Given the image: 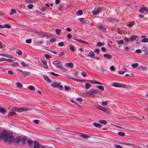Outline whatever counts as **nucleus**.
Here are the masks:
<instances>
[{"label": "nucleus", "instance_id": "nucleus-49", "mask_svg": "<svg viewBox=\"0 0 148 148\" xmlns=\"http://www.w3.org/2000/svg\"><path fill=\"white\" fill-rule=\"evenodd\" d=\"M27 141L28 144L29 145H31L32 144L33 141L32 140H30L29 139H28L27 140Z\"/></svg>", "mask_w": 148, "mask_h": 148}, {"label": "nucleus", "instance_id": "nucleus-20", "mask_svg": "<svg viewBox=\"0 0 148 148\" xmlns=\"http://www.w3.org/2000/svg\"><path fill=\"white\" fill-rule=\"evenodd\" d=\"M30 73L24 71L22 73V75L24 77H26L29 75Z\"/></svg>", "mask_w": 148, "mask_h": 148}, {"label": "nucleus", "instance_id": "nucleus-24", "mask_svg": "<svg viewBox=\"0 0 148 148\" xmlns=\"http://www.w3.org/2000/svg\"><path fill=\"white\" fill-rule=\"evenodd\" d=\"M12 110L13 112H15L16 111L18 112H19V108H12Z\"/></svg>", "mask_w": 148, "mask_h": 148}, {"label": "nucleus", "instance_id": "nucleus-32", "mask_svg": "<svg viewBox=\"0 0 148 148\" xmlns=\"http://www.w3.org/2000/svg\"><path fill=\"white\" fill-rule=\"evenodd\" d=\"M59 68L61 69V70L63 71H66L67 69L64 68L62 65H60L59 66Z\"/></svg>", "mask_w": 148, "mask_h": 148}, {"label": "nucleus", "instance_id": "nucleus-61", "mask_svg": "<svg viewBox=\"0 0 148 148\" xmlns=\"http://www.w3.org/2000/svg\"><path fill=\"white\" fill-rule=\"evenodd\" d=\"M64 89L66 90H68L71 89V88L66 86H64Z\"/></svg>", "mask_w": 148, "mask_h": 148}, {"label": "nucleus", "instance_id": "nucleus-41", "mask_svg": "<svg viewBox=\"0 0 148 148\" xmlns=\"http://www.w3.org/2000/svg\"><path fill=\"white\" fill-rule=\"evenodd\" d=\"M97 88H98L99 89L103 91L104 90V88L102 86H97Z\"/></svg>", "mask_w": 148, "mask_h": 148}, {"label": "nucleus", "instance_id": "nucleus-40", "mask_svg": "<svg viewBox=\"0 0 148 148\" xmlns=\"http://www.w3.org/2000/svg\"><path fill=\"white\" fill-rule=\"evenodd\" d=\"M26 140V139L24 137H23L22 138H21V140L23 144L25 143Z\"/></svg>", "mask_w": 148, "mask_h": 148}, {"label": "nucleus", "instance_id": "nucleus-5", "mask_svg": "<svg viewBox=\"0 0 148 148\" xmlns=\"http://www.w3.org/2000/svg\"><path fill=\"white\" fill-rule=\"evenodd\" d=\"M41 145L37 141H35L34 143V145L32 148H40Z\"/></svg>", "mask_w": 148, "mask_h": 148}, {"label": "nucleus", "instance_id": "nucleus-27", "mask_svg": "<svg viewBox=\"0 0 148 148\" xmlns=\"http://www.w3.org/2000/svg\"><path fill=\"white\" fill-rule=\"evenodd\" d=\"M60 63V61H55L53 62V64L54 65H55L56 66V65H58V64H59Z\"/></svg>", "mask_w": 148, "mask_h": 148}, {"label": "nucleus", "instance_id": "nucleus-60", "mask_svg": "<svg viewBox=\"0 0 148 148\" xmlns=\"http://www.w3.org/2000/svg\"><path fill=\"white\" fill-rule=\"evenodd\" d=\"M50 74L56 76H58L59 75V74L55 73L53 72H51Z\"/></svg>", "mask_w": 148, "mask_h": 148}, {"label": "nucleus", "instance_id": "nucleus-10", "mask_svg": "<svg viewBox=\"0 0 148 148\" xmlns=\"http://www.w3.org/2000/svg\"><path fill=\"white\" fill-rule=\"evenodd\" d=\"M80 134V136L85 139H87L89 137V136L85 134L84 133H78Z\"/></svg>", "mask_w": 148, "mask_h": 148}, {"label": "nucleus", "instance_id": "nucleus-22", "mask_svg": "<svg viewBox=\"0 0 148 148\" xmlns=\"http://www.w3.org/2000/svg\"><path fill=\"white\" fill-rule=\"evenodd\" d=\"M69 78H71V79H73V80H75V81H82V82H83V81H84V82H85V80H80V79H77L76 78H74L72 77H69Z\"/></svg>", "mask_w": 148, "mask_h": 148}, {"label": "nucleus", "instance_id": "nucleus-55", "mask_svg": "<svg viewBox=\"0 0 148 148\" xmlns=\"http://www.w3.org/2000/svg\"><path fill=\"white\" fill-rule=\"evenodd\" d=\"M40 60L41 61L42 63L45 65H46L47 64V63L46 62V61L43 60H42L41 59H40Z\"/></svg>", "mask_w": 148, "mask_h": 148}, {"label": "nucleus", "instance_id": "nucleus-56", "mask_svg": "<svg viewBox=\"0 0 148 148\" xmlns=\"http://www.w3.org/2000/svg\"><path fill=\"white\" fill-rule=\"evenodd\" d=\"M56 41V39L55 38H53L51 39L50 40V41L52 42L53 43L55 42Z\"/></svg>", "mask_w": 148, "mask_h": 148}, {"label": "nucleus", "instance_id": "nucleus-11", "mask_svg": "<svg viewBox=\"0 0 148 148\" xmlns=\"http://www.w3.org/2000/svg\"><path fill=\"white\" fill-rule=\"evenodd\" d=\"M29 110V108H24L22 107L19 108V112H25Z\"/></svg>", "mask_w": 148, "mask_h": 148}, {"label": "nucleus", "instance_id": "nucleus-44", "mask_svg": "<svg viewBox=\"0 0 148 148\" xmlns=\"http://www.w3.org/2000/svg\"><path fill=\"white\" fill-rule=\"evenodd\" d=\"M18 62H15L12 63V66H18Z\"/></svg>", "mask_w": 148, "mask_h": 148}, {"label": "nucleus", "instance_id": "nucleus-25", "mask_svg": "<svg viewBox=\"0 0 148 148\" xmlns=\"http://www.w3.org/2000/svg\"><path fill=\"white\" fill-rule=\"evenodd\" d=\"M91 86V85L88 83H86L85 84V88L86 90L88 89Z\"/></svg>", "mask_w": 148, "mask_h": 148}, {"label": "nucleus", "instance_id": "nucleus-52", "mask_svg": "<svg viewBox=\"0 0 148 148\" xmlns=\"http://www.w3.org/2000/svg\"><path fill=\"white\" fill-rule=\"evenodd\" d=\"M34 6V5L33 4H30L29 5L27 6L28 8L29 9H31Z\"/></svg>", "mask_w": 148, "mask_h": 148}, {"label": "nucleus", "instance_id": "nucleus-7", "mask_svg": "<svg viewBox=\"0 0 148 148\" xmlns=\"http://www.w3.org/2000/svg\"><path fill=\"white\" fill-rule=\"evenodd\" d=\"M87 56L88 57H92L93 58H95V54L93 52L91 51V52H89L88 54L87 55Z\"/></svg>", "mask_w": 148, "mask_h": 148}, {"label": "nucleus", "instance_id": "nucleus-46", "mask_svg": "<svg viewBox=\"0 0 148 148\" xmlns=\"http://www.w3.org/2000/svg\"><path fill=\"white\" fill-rule=\"evenodd\" d=\"M138 65V64L137 63H136L134 64H133L132 65V67L133 68H135L137 67Z\"/></svg>", "mask_w": 148, "mask_h": 148}, {"label": "nucleus", "instance_id": "nucleus-34", "mask_svg": "<svg viewBox=\"0 0 148 148\" xmlns=\"http://www.w3.org/2000/svg\"><path fill=\"white\" fill-rule=\"evenodd\" d=\"M56 33V34L59 35H60V32L61 31V30L60 29H56L55 30Z\"/></svg>", "mask_w": 148, "mask_h": 148}, {"label": "nucleus", "instance_id": "nucleus-18", "mask_svg": "<svg viewBox=\"0 0 148 148\" xmlns=\"http://www.w3.org/2000/svg\"><path fill=\"white\" fill-rule=\"evenodd\" d=\"M79 21L80 22H81L82 23L85 24V23H87L86 22L87 21L84 20V18H79Z\"/></svg>", "mask_w": 148, "mask_h": 148}, {"label": "nucleus", "instance_id": "nucleus-37", "mask_svg": "<svg viewBox=\"0 0 148 148\" xmlns=\"http://www.w3.org/2000/svg\"><path fill=\"white\" fill-rule=\"evenodd\" d=\"M4 28H11V26L9 24H5L4 25Z\"/></svg>", "mask_w": 148, "mask_h": 148}, {"label": "nucleus", "instance_id": "nucleus-54", "mask_svg": "<svg viewBox=\"0 0 148 148\" xmlns=\"http://www.w3.org/2000/svg\"><path fill=\"white\" fill-rule=\"evenodd\" d=\"M65 55V53L64 52H61L60 53L58 54L59 56L58 57H60L62 56H64Z\"/></svg>", "mask_w": 148, "mask_h": 148}, {"label": "nucleus", "instance_id": "nucleus-33", "mask_svg": "<svg viewBox=\"0 0 148 148\" xmlns=\"http://www.w3.org/2000/svg\"><path fill=\"white\" fill-rule=\"evenodd\" d=\"M16 13V11L15 10L13 9H12L11 10V12L10 14V15H12L13 13Z\"/></svg>", "mask_w": 148, "mask_h": 148}, {"label": "nucleus", "instance_id": "nucleus-58", "mask_svg": "<svg viewBox=\"0 0 148 148\" xmlns=\"http://www.w3.org/2000/svg\"><path fill=\"white\" fill-rule=\"evenodd\" d=\"M64 45V42H61L58 43V45L60 46H62Z\"/></svg>", "mask_w": 148, "mask_h": 148}, {"label": "nucleus", "instance_id": "nucleus-26", "mask_svg": "<svg viewBox=\"0 0 148 148\" xmlns=\"http://www.w3.org/2000/svg\"><path fill=\"white\" fill-rule=\"evenodd\" d=\"M16 86L18 88H21L23 87V85L19 82H17L16 83Z\"/></svg>", "mask_w": 148, "mask_h": 148}, {"label": "nucleus", "instance_id": "nucleus-14", "mask_svg": "<svg viewBox=\"0 0 148 148\" xmlns=\"http://www.w3.org/2000/svg\"><path fill=\"white\" fill-rule=\"evenodd\" d=\"M7 111V110L4 108L0 107V112L3 114H4Z\"/></svg>", "mask_w": 148, "mask_h": 148}, {"label": "nucleus", "instance_id": "nucleus-42", "mask_svg": "<svg viewBox=\"0 0 148 148\" xmlns=\"http://www.w3.org/2000/svg\"><path fill=\"white\" fill-rule=\"evenodd\" d=\"M16 114V112H10V113L8 114V116H12L14 115H15Z\"/></svg>", "mask_w": 148, "mask_h": 148}, {"label": "nucleus", "instance_id": "nucleus-12", "mask_svg": "<svg viewBox=\"0 0 148 148\" xmlns=\"http://www.w3.org/2000/svg\"><path fill=\"white\" fill-rule=\"evenodd\" d=\"M63 5L62 4H59L58 7L57 8V10L60 11H62L63 9Z\"/></svg>", "mask_w": 148, "mask_h": 148}, {"label": "nucleus", "instance_id": "nucleus-29", "mask_svg": "<svg viewBox=\"0 0 148 148\" xmlns=\"http://www.w3.org/2000/svg\"><path fill=\"white\" fill-rule=\"evenodd\" d=\"M107 20L110 21L115 22L116 21L114 18L111 17H108L107 18Z\"/></svg>", "mask_w": 148, "mask_h": 148}, {"label": "nucleus", "instance_id": "nucleus-39", "mask_svg": "<svg viewBox=\"0 0 148 148\" xmlns=\"http://www.w3.org/2000/svg\"><path fill=\"white\" fill-rule=\"evenodd\" d=\"M141 42H148V38H144L141 40Z\"/></svg>", "mask_w": 148, "mask_h": 148}, {"label": "nucleus", "instance_id": "nucleus-36", "mask_svg": "<svg viewBox=\"0 0 148 148\" xmlns=\"http://www.w3.org/2000/svg\"><path fill=\"white\" fill-rule=\"evenodd\" d=\"M105 44V43L103 42H98L97 43V46H103Z\"/></svg>", "mask_w": 148, "mask_h": 148}, {"label": "nucleus", "instance_id": "nucleus-50", "mask_svg": "<svg viewBox=\"0 0 148 148\" xmlns=\"http://www.w3.org/2000/svg\"><path fill=\"white\" fill-rule=\"evenodd\" d=\"M16 53L20 56H21L22 55V52L21 50H19L16 52Z\"/></svg>", "mask_w": 148, "mask_h": 148}, {"label": "nucleus", "instance_id": "nucleus-16", "mask_svg": "<svg viewBox=\"0 0 148 148\" xmlns=\"http://www.w3.org/2000/svg\"><path fill=\"white\" fill-rule=\"evenodd\" d=\"M138 37L137 36L135 35H133L130 38V41H133L134 40H136V38H137Z\"/></svg>", "mask_w": 148, "mask_h": 148}, {"label": "nucleus", "instance_id": "nucleus-21", "mask_svg": "<svg viewBox=\"0 0 148 148\" xmlns=\"http://www.w3.org/2000/svg\"><path fill=\"white\" fill-rule=\"evenodd\" d=\"M99 123L104 125H106L107 124V121L105 120H100L99 121Z\"/></svg>", "mask_w": 148, "mask_h": 148}, {"label": "nucleus", "instance_id": "nucleus-43", "mask_svg": "<svg viewBox=\"0 0 148 148\" xmlns=\"http://www.w3.org/2000/svg\"><path fill=\"white\" fill-rule=\"evenodd\" d=\"M118 134L119 135L122 136H125V134L124 133L122 132H118Z\"/></svg>", "mask_w": 148, "mask_h": 148}, {"label": "nucleus", "instance_id": "nucleus-31", "mask_svg": "<svg viewBox=\"0 0 148 148\" xmlns=\"http://www.w3.org/2000/svg\"><path fill=\"white\" fill-rule=\"evenodd\" d=\"M28 88L29 90L32 91H34L35 90V88L33 86L31 85L28 86Z\"/></svg>", "mask_w": 148, "mask_h": 148}, {"label": "nucleus", "instance_id": "nucleus-47", "mask_svg": "<svg viewBox=\"0 0 148 148\" xmlns=\"http://www.w3.org/2000/svg\"><path fill=\"white\" fill-rule=\"evenodd\" d=\"M135 23L134 22H132V23L130 22L129 23V24H127V25L130 27H131Z\"/></svg>", "mask_w": 148, "mask_h": 148}, {"label": "nucleus", "instance_id": "nucleus-17", "mask_svg": "<svg viewBox=\"0 0 148 148\" xmlns=\"http://www.w3.org/2000/svg\"><path fill=\"white\" fill-rule=\"evenodd\" d=\"M93 125L94 126L100 128L101 127V124L95 122L93 123Z\"/></svg>", "mask_w": 148, "mask_h": 148}, {"label": "nucleus", "instance_id": "nucleus-48", "mask_svg": "<svg viewBox=\"0 0 148 148\" xmlns=\"http://www.w3.org/2000/svg\"><path fill=\"white\" fill-rule=\"evenodd\" d=\"M71 46H70V49L73 51H75V49L74 47L72 45L70 44Z\"/></svg>", "mask_w": 148, "mask_h": 148}, {"label": "nucleus", "instance_id": "nucleus-57", "mask_svg": "<svg viewBox=\"0 0 148 148\" xmlns=\"http://www.w3.org/2000/svg\"><path fill=\"white\" fill-rule=\"evenodd\" d=\"M5 61H6L8 62H13V60H12L11 59H5Z\"/></svg>", "mask_w": 148, "mask_h": 148}, {"label": "nucleus", "instance_id": "nucleus-23", "mask_svg": "<svg viewBox=\"0 0 148 148\" xmlns=\"http://www.w3.org/2000/svg\"><path fill=\"white\" fill-rule=\"evenodd\" d=\"M83 14V11L81 10H78L76 12V14L79 16L82 15Z\"/></svg>", "mask_w": 148, "mask_h": 148}, {"label": "nucleus", "instance_id": "nucleus-15", "mask_svg": "<svg viewBox=\"0 0 148 148\" xmlns=\"http://www.w3.org/2000/svg\"><path fill=\"white\" fill-rule=\"evenodd\" d=\"M98 28L103 32H106V29L103 25H100L98 27Z\"/></svg>", "mask_w": 148, "mask_h": 148}, {"label": "nucleus", "instance_id": "nucleus-13", "mask_svg": "<svg viewBox=\"0 0 148 148\" xmlns=\"http://www.w3.org/2000/svg\"><path fill=\"white\" fill-rule=\"evenodd\" d=\"M43 78L44 79L48 82L50 83L51 82V80L49 78V77H48L47 76H44Z\"/></svg>", "mask_w": 148, "mask_h": 148}, {"label": "nucleus", "instance_id": "nucleus-38", "mask_svg": "<svg viewBox=\"0 0 148 148\" xmlns=\"http://www.w3.org/2000/svg\"><path fill=\"white\" fill-rule=\"evenodd\" d=\"M108 103V102L107 101H102L101 104L102 106H104L107 105Z\"/></svg>", "mask_w": 148, "mask_h": 148}, {"label": "nucleus", "instance_id": "nucleus-63", "mask_svg": "<svg viewBox=\"0 0 148 148\" xmlns=\"http://www.w3.org/2000/svg\"><path fill=\"white\" fill-rule=\"evenodd\" d=\"M110 69L112 71H114L115 70L114 67L113 66H112L110 67Z\"/></svg>", "mask_w": 148, "mask_h": 148}, {"label": "nucleus", "instance_id": "nucleus-64", "mask_svg": "<svg viewBox=\"0 0 148 148\" xmlns=\"http://www.w3.org/2000/svg\"><path fill=\"white\" fill-rule=\"evenodd\" d=\"M124 50L125 51H128L130 50V48L129 47L127 46H126L124 48Z\"/></svg>", "mask_w": 148, "mask_h": 148}, {"label": "nucleus", "instance_id": "nucleus-1", "mask_svg": "<svg viewBox=\"0 0 148 148\" xmlns=\"http://www.w3.org/2000/svg\"><path fill=\"white\" fill-rule=\"evenodd\" d=\"M2 138L4 142H8L9 145L11 144L13 141L15 143H18L21 140V136L16 137L12 135L11 133H8L5 131L1 133Z\"/></svg>", "mask_w": 148, "mask_h": 148}, {"label": "nucleus", "instance_id": "nucleus-30", "mask_svg": "<svg viewBox=\"0 0 148 148\" xmlns=\"http://www.w3.org/2000/svg\"><path fill=\"white\" fill-rule=\"evenodd\" d=\"M113 86L115 87H120V84L115 83L113 84Z\"/></svg>", "mask_w": 148, "mask_h": 148}, {"label": "nucleus", "instance_id": "nucleus-35", "mask_svg": "<svg viewBox=\"0 0 148 148\" xmlns=\"http://www.w3.org/2000/svg\"><path fill=\"white\" fill-rule=\"evenodd\" d=\"M123 143V144H124V145H130V146H133V147H134L135 145L134 144H132V143H126V142Z\"/></svg>", "mask_w": 148, "mask_h": 148}, {"label": "nucleus", "instance_id": "nucleus-2", "mask_svg": "<svg viewBox=\"0 0 148 148\" xmlns=\"http://www.w3.org/2000/svg\"><path fill=\"white\" fill-rule=\"evenodd\" d=\"M98 108L99 109L101 110L104 112L109 113V109L108 108H105L101 106H98Z\"/></svg>", "mask_w": 148, "mask_h": 148}, {"label": "nucleus", "instance_id": "nucleus-62", "mask_svg": "<svg viewBox=\"0 0 148 148\" xmlns=\"http://www.w3.org/2000/svg\"><path fill=\"white\" fill-rule=\"evenodd\" d=\"M145 11L144 8H141L139 10V11L141 13Z\"/></svg>", "mask_w": 148, "mask_h": 148}, {"label": "nucleus", "instance_id": "nucleus-45", "mask_svg": "<svg viewBox=\"0 0 148 148\" xmlns=\"http://www.w3.org/2000/svg\"><path fill=\"white\" fill-rule=\"evenodd\" d=\"M21 65L24 66L25 67L26 66H28L29 65L28 64H26L25 63L23 62L22 61L21 63Z\"/></svg>", "mask_w": 148, "mask_h": 148}, {"label": "nucleus", "instance_id": "nucleus-4", "mask_svg": "<svg viewBox=\"0 0 148 148\" xmlns=\"http://www.w3.org/2000/svg\"><path fill=\"white\" fill-rule=\"evenodd\" d=\"M98 90H90L88 91L86 93V95L88 96V94H96L98 93Z\"/></svg>", "mask_w": 148, "mask_h": 148}, {"label": "nucleus", "instance_id": "nucleus-53", "mask_svg": "<svg viewBox=\"0 0 148 148\" xmlns=\"http://www.w3.org/2000/svg\"><path fill=\"white\" fill-rule=\"evenodd\" d=\"M32 42V39L30 38L29 39H27L26 40V42L27 43H31Z\"/></svg>", "mask_w": 148, "mask_h": 148}, {"label": "nucleus", "instance_id": "nucleus-3", "mask_svg": "<svg viewBox=\"0 0 148 148\" xmlns=\"http://www.w3.org/2000/svg\"><path fill=\"white\" fill-rule=\"evenodd\" d=\"M102 8L101 7H99L97 8V10H94L92 12V13L95 15H97L99 13L102 11Z\"/></svg>", "mask_w": 148, "mask_h": 148}, {"label": "nucleus", "instance_id": "nucleus-51", "mask_svg": "<svg viewBox=\"0 0 148 148\" xmlns=\"http://www.w3.org/2000/svg\"><path fill=\"white\" fill-rule=\"evenodd\" d=\"M44 56L47 59L51 58V57L48 54H45Z\"/></svg>", "mask_w": 148, "mask_h": 148}, {"label": "nucleus", "instance_id": "nucleus-19", "mask_svg": "<svg viewBox=\"0 0 148 148\" xmlns=\"http://www.w3.org/2000/svg\"><path fill=\"white\" fill-rule=\"evenodd\" d=\"M73 39L74 40H75L78 41L79 42H81V43H83L86 44L88 43V42H86V41H84V40H81V39L78 40V39H76V38H73Z\"/></svg>", "mask_w": 148, "mask_h": 148}, {"label": "nucleus", "instance_id": "nucleus-59", "mask_svg": "<svg viewBox=\"0 0 148 148\" xmlns=\"http://www.w3.org/2000/svg\"><path fill=\"white\" fill-rule=\"evenodd\" d=\"M25 2L28 3H33V1L32 0H26Z\"/></svg>", "mask_w": 148, "mask_h": 148}, {"label": "nucleus", "instance_id": "nucleus-9", "mask_svg": "<svg viewBox=\"0 0 148 148\" xmlns=\"http://www.w3.org/2000/svg\"><path fill=\"white\" fill-rule=\"evenodd\" d=\"M103 56L104 58H106L107 59H110L112 58V56L108 53L104 54Z\"/></svg>", "mask_w": 148, "mask_h": 148}, {"label": "nucleus", "instance_id": "nucleus-8", "mask_svg": "<svg viewBox=\"0 0 148 148\" xmlns=\"http://www.w3.org/2000/svg\"><path fill=\"white\" fill-rule=\"evenodd\" d=\"M59 85L60 83H58L57 84L56 82H54L52 84H51V86L54 88H58Z\"/></svg>", "mask_w": 148, "mask_h": 148}, {"label": "nucleus", "instance_id": "nucleus-28", "mask_svg": "<svg viewBox=\"0 0 148 148\" xmlns=\"http://www.w3.org/2000/svg\"><path fill=\"white\" fill-rule=\"evenodd\" d=\"M66 65L70 67L71 68H72L73 67V63L70 62V63H66Z\"/></svg>", "mask_w": 148, "mask_h": 148}, {"label": "nucleus", "instance_id": "nucleus-6", "mask_svg": "<svg viewBox=\"0 0 148 148\" xmlns=\"http://www.w3.org/2000/svg\"><path fill=\"white\" fill-rule=\"evenodd\" d=\"M142 50L144 52H145V55H148V50L147 49V46H144L142 48Z\"/></svg>", "mask_w": 148, "mask_h": 148}]
</instances>
